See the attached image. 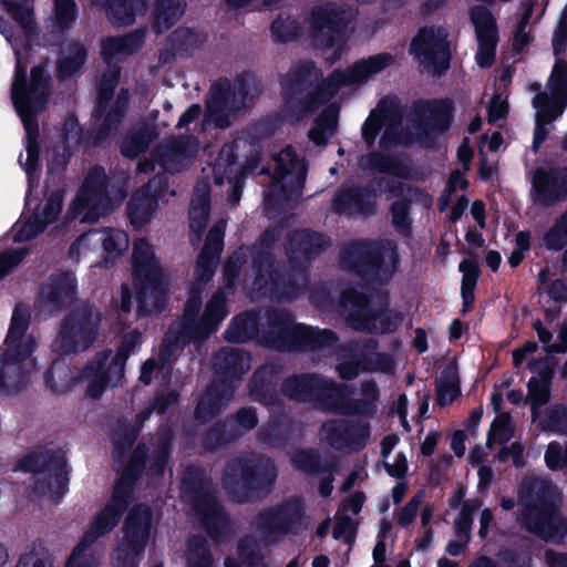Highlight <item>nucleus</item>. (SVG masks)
Listing matches in <instances>:
<instances>
[{"label":"nucleus","instance_id":"f704fd0d","mask_svg":"<svg viewBox=\"0 0 567 567\" xmlns=\"http://www.w3.org/2000/svg\"><path fill=\"white\" fill-rule=\"evenodd\" d=\"M337 388H339V390L334 398L330 400V405H328L326 412L365 417H373L377 414L378 405H372L370 402H367L361 398H348V395L352 392L350 386L337 383Z\"/></svg>","mask_w":567,"mask_h":567},{"label":"nucleus","instance_id":"5701e85b","mask_svg":"<svg viewBox=\"0 0 567 567\" xmlns=\"http://www.w3.org/2000/svg\"><path fill=\"white\" fill-rule=\"evenodd\" d=\"M297 331L295 317L285 309H270L266 312V322L260 334V343L270 350L291 352Z\"/></svg>","mask_w":567,"mask_h":567},{"label":"nucleus","instance_id":"338daca9","mask_svg":"<svg viewBox=\"0 0 567 567\" xmlns=\"http://www.w3.org/2000/svg\"><path fill=\"white\" fill-rule=\"evenodd\" d=\"M543 243L549 251H560L567 245V210L560 214L543 236Z\"/></svg>","mask_w":567,"mask_h":567},{"label":"nucleus","instance_id":"0eeeda50","mask_svg":"<svg viewBox=\"0 0 567 567\" xmlns=\"http://www.w3.org/2000/svg\"><path fill=\"white\" fill-rule=\"evenodd\" d=\"M13 471L42 474L34 477L32 489L38 495L49 496L54 503H59L69 491L66 454L60 447L38 445L17 461Z\"/></svg>","mask_w":567,"mask_h":567},{"label":"nucleus","instance_id":"9d476101","mask_svg":"<svg viewBox=\"0 0 567 567\" xmlns=\"http://www.w3.org/2000/svg\"><path fill=\"white\" fill-rule=\"evenodd\" d=\"M100 323V311L89 300L82 301L61 320L52 351L70 355L87 350L97 339Z\"/></svg>","mask_w":567,"mask_h":567},{"label":"nucleus","instance_id":"c9c22d12","mask_svg":"<svg viewBox=\"0 0 567 567\" xmlns=\"http://www.w3.org/2000/svg\"><path fill=\"white\" fill-rule=\"evenodd\" d=\"M228 312L226 296L221 291L214 292L200 316L196 341H205L210 338L219 329Z\"/></svg>","mask_w":567,"mask_h":567},{"label":"nucleus","instance_id":"774afa93","mask_svg":"<svg viewBox=\"0 0 567 567\" xmlns=\"http://www.w3.org/2000/svg\"><path fill=\"white\" fill-rule=\"evenodd\" d=\"M233 89L240 105H244L246 101L257 99L261 92L256 75L250 71H243L238 74Z\"/></svg>","mask_w":567,"mask_h":567},{"label":"nucleus","instance_id":"69168bd1","mask_svg":"<svg viewBox=\"0 0 567 567\" xmlns=\"http://www.w3.org/2000/svg\"><path fill=\"white\" fill-rule=\"evenodd\" d=\"M78 16L79 8L75 0L53 1V24L60 32L70 30Z\"/></svg>","mask_w":567,"mask_h":567},{"label":"nucleus","instance_id":"e2e57ef3","mask_svg":"<svg viewBox=\"0 0 567 567\" xmlns=\"http://www.w3.org/2000/svg\"><path fill=\"white\" fill-rule=\"evenodd\" d=\"M544 432L567 435V406L564 403H555L546 409L545 417L538 423Z\"/></svg>","mask_w":567,"mask_h":567},{"label":"nucleus","instance_id":"6e6d98bb","mask_svg":"<svg viewBox=\"0 0 567 567\" xmlns=\"http://www.w3.org/2000/svg\"><path fill=\"white\" fill-rule=\"evenodd\" d=\"M567 102L560 97H555L551 93L538 92L533 97V107L536 110L535 118L545 123H551L559 117Z\"/></svg>","mask_w":567,"mask_h":567},{"label":"nucleus","instance_id":"393cba45","mask_svg":"<svg viewBox=\"0 0 567 567\" xmlns=\"http://www.w3.org/2000/svg\"><path fill=\"white\" fill-rule=\"evenodd\" d=\"M284 365L279 361H270L258 367L248 383L250 398L265 405L275 406L279 403L278 386L281 385Z\"/></svg>","mask_w":567,"mask_h":567},{"label":"nucleus","instance_id":"79ce46f5","mask_svg":"<svg viewBox=\"0 0 567 567\" xmlns=\"http://www.w3.org/2000/svg\"><path fill=\"white\" fill-rule=\"evenodd\" d=\"M109 181L104 167L95 165L87 173L79 192V199L84 207L107 196Z\"/></svg>","mask_w":567,"mask_h":567},{"label":"nucleus","instance_id":"f257e3e1","mask_svg":"<svg viewBox=\"0 0 567 567\" xmlns=\"http://www.w3.org/2000/svg\"><path fill=\"white\" fill-rule=\"evenodd\" d=\"M132 274L138 317L163 313L168 306L171 276L146 239L133 247Z\"/></svg>","mask_w":567,"mask_h":567},{"label":"nucleus","instance_id":"f03ea898","mask_svg":"<svg viewBox=\"0 0 567 567\" xmlns=\"http://www.w3.org/2000/svg\"><path fill=\"white\" fill-rule=\"evenodd\" d=\"M274 461L264 454L237 456L226 462L221 486L229 499L244 504L267 496L277 480Z\"/></svg>","mask_w":567,"mask_h":567},{"label":"nucleus","instance_id":"a19ab883","mask_svg":"<svg viewBox=\"0 0 567 567\" xmlns=\"http://www.w3.org/2000/svg\"><path fill=\"white\" fill-rule=\"evenodd\" d=\"M258 332L259 316L256 311L247 310L230 320L223 337L230 343H244L251 340Z\"/></svg>","mask_w":567,"mask_h":567},{"label":"nucleus","instance_id":"aec40b11","mask_svg":"<svg viewBox=\"0 0 567 567\" xmlns=\"http://www.w3.org/2000/svg\"><path fill=\"white\" fill-rule=\"evenodd\" d=\"M468 14L477 40L476 63L482 69L491 68L495 62L499 41L496 19L492 11L483 4L473 6Z\"/></svg>","mask_w":567,"mask_h":567},{"label":"nucleus","instance_id":"37998d69","mask_svg":"<svg viewBox=\"0 0 567 567\" xmlns=\"http://www.w3.org/2000/svg\"><path fill=\"white\" fill-rule=\"evenodd\" d=\"M125 513L106 503L93 518L82 538L95 543L99 538L110 534L121 522Z\"/></svg>","mask_w":567,"mask_h":567},{"label":"nucleus","instance_id":"e433bc0d","mask_svg":"<svg viewBox=\"0 0 567 567\" xmlns=\"http://www.w3.org/2000/svg\"><path fill=\"white\" fill-rule=\"evenodd\" d=\"M93 3L105 8L113 24L123 27L134 23L137 14H144L148 0H92Z\"/></svg>","mask_w":567,"mask_h":567},{"label":"nucleus","instance_id":"cd10ccee","mask_svg":"<svg viewBox=\"0 0 567 567\" xmlns=\"http://www.w3.org/2000/svg\"><path fill=\"white\" fill-rule=\"evenodd\" d=\"M544 360H533L528 363L532 371L538 372V378L532 377L527 382V400L530 404L532 420L535 422L540 415V409L546 405L551 398L550 384L553 380V370L544 364Z\"/></svg>","mask_w":567,"mask_h":567},{"label":"nucleus","instance_id":"72a5a7b5","mask_svg":"<svg viewBox=\"0 0 567 567\" xmlns=\"http://www.w3.org/2000/svg\"><path fill=\"white\" fill-rule=\"evenodd\" d=\"M110 349L100 351L94 359L89 361L83 368V377H92L100 374L111 386H117L125 377L124 361L117 360V357L111 358Z\"/></svg>","mask_w":567,"mask_h":567},{"label":"nucleus","instance_id":"bf43d9fd","mask_svg":"<svg viewBox=\"0 0 567 567\" xmlns=\"http://www.w3.org/2000/svg\"><path fill=\"white\" fill-rule=\"evenodd\" d=\"M291 463L297 470L306 474L315 475L330 471V466L312 449L297 451L291 457Z\"/></svg>","mask_w":567,"mask_h":567},{"label":"nucleus","instance_id":"13d9d810","mask_svg":"<svg viewBox=\"0 0 567 567\" xmlns=\"http://www.w3.org/2000/svg\"><path fill=\"white\" fill-rule=\"evenodd\" d=\"M411 205L410 198H401L394 200L389 208L393 228L404 237L412 235Z\"/></svg>","mask_w":567,"mask_h":567},{"label":"nucleus","instance_id":"8fccbe9b","mask_svg":"<svg viewBox=\"0 0 567 567\" xmlns=\"http://www.w3.org/2000/svg\"><path fill=\"white\" fill-rule=\"evenodd\" d=\"M185 10L184 0H155L154 27L157 32H165L174 27Z\"/></svg>","mask_w":567,"mask_h":567},{"label":"nucleus","instance_id":"4be33fe9","mask_svg":"<svg viewBox=\"0 0 567 567\" xmlns=\"http://www.w3.org/2000/svg\"><path fill=\"white\" fill-rule=\"evenodd\" d=\"M78 291V280L72 271L51 274L40 286L38 300L51 315L60 313L72 303Z\"/></svg>","mask_w":567,"mask_h":567},{"label":"nucleus","instance_id":"f8f14e48","mask_svg":"<svg viewBox=\"0 0 567 567\" xmlns=\"http://www.w3.org/2000/svg\"><path fill=\"white\" fill-rule=\"evenodd\" d=\"M305 503L301 497H289L260 511L255 527L266 540L275 542L282 536L299 535L306 526Z\"/></svg>","mask_w":567,"mask_h":567},{"label":"nucleus","instance_id":"7c9ffc66","mask_svg":"<svg viewBox=\"0 0 567 567\" xmlns=\"http://www.w3.org/2000/svg\"><path fill=\"white\" fill-rule=\"evenodd\" d=\"M338 340V334L330 329H320L305 323H297L291 352L330 349L336 347Z\"/></svg>","mask_w":567,"mask_h":567},{"label":"nucleus","instance_id":"052dcab7","mask_svg":"<svg viewBox=\"0 0 567 567\" xmlns=\"http://www.w3.org/2000/svg\"><path fill=\"white\" fill-rule=\"evenodd\" d=\"M121 75V69L115 68L111 72H105L102 74L97 91V101L95 106L96 116H102L105 113L113 95L115 89L118 84Z\"/></svg>","mask_w":567,"mask_h":567},{"label":"nucleus","instance_id":"2f4dec72","mask_svg":"<svg viewBox=\"0 0 567 567\" xmlns=\"http://www.w3.org/2000/svg\"><path fill=\"white\" fill-rule=\"evenodd\" d=\"M145 34L144 28H137L123 35L107 37L101 42L102 59L111 64L117 55L130 56L136 53L145 42Z\"/></svg>","mask_w":567,"mask_h":567},{"label":"nucleus","instance_id":"f3484780","mask_svg":"<svg viewBox=\"0 0 567 567\" xmlns=\"http://www.w3.org/2000/svg\"><path fill=\"white\" fill-rule=\"evenodd\" d=\"M383 182V178H379L364 185L340 186L332 198V210L338 215L372 216L377 210V197Z\"/></svg>","mask_w":567,"mask_h":567},{"label":"nucleus","instance_id":"9b49d317","mask_svg":"<svg viewBox=\"0 0 567 567\" xmlns=\"http://www.w3.org/2000/svg\"><path fill=\"white\" fill-rule=\"evenodd\" d=\"M553 486L543 484L534 503L527 504L520 515V524L528 533L545 542L561 543L567 536V517L553 499Z\"/></svg>","mask_w":567,"mask_h":567},{"label":"nucleus","instance_id":"c03bdc74","mask_svg":"<svg viewBox=\"0 0 567 567\" xmlns=\"http://www.w3.org/2000/svg\"><path fill=\"white\" fill-rule=\"evenodd\" d=\"M174 437L169 427L161 429L156 433L155 449L148 465L151 475L156 477L164 475L172 456Z\"/></svg>","mask_w":567,"mask_h":567},{"label":"nucleus","instance_id":"49530a36","mask_svg":"<svg viewBox=\"0 0 567 567\" xmlns=\"http://www.w3.org/2000/svg\"><path fill=\"white\" fill-rule=\"evenodd\" d=\"M68 56L56 62V78L60 81L69 80L78 74L86 63L87 49L80 41H71L66 45Z\"/></svg>","mask_w":567,"mask_h":567},{"label":"nucleus","instance_id":"09e8293b","mask_svg":"<svg viewBox=\"0 0 567 567\" xmlns=\"http://www.w3.org/2000/svg\"><path fill=\"white\" fill-rule=\"evenodd\" d=\"M395 55L389 52H381L368 58L360 59L351 65V73L354 74L359 84L368 81L385 69L395 64Z\"/></svg>","mask_w":567,"mask_h":567},{"label":"nucleus","instance_id":"423d86ee","mask_svg":"<svg viewBox=\"0 0 567 567\" xmlns=\"http://www.w3.org/2000/svg\"><path fill=\"white\" fill-rule=\"evenodd\" d=\"M339 305L346 312V324L367 334H391L399 330L404 315L390 308L386 293L380 297L378 307H373L370 297L355 288L343 289Z\"/></svg>","mask_w":567,"mask_h":567},{"label":"nucleus","instance_id":"39448f33","mask_svg":"<svg viewBox=\"0 0 567 567\" xmlns=\"http://www.w3.org/2000/svg\"><path fill=\"white\" fill-rule=\"evenodd\" d=\"M181 488L187 498L200 527L215 544H223L233 536L230 515L217 496L207 488L203 467L189 465L185 468Z\"/></svg>","mask_w":567,"mask_h":567},{"label":"nucleus","instance_id":"680f3d73","mask_svg":"<svg viewBox=\"0 0 567 567\" xmlns=\"http://www.w3.org/2000/svg\"><path fill=\"white\" fill-rule=\"evenodd\" d=\"M198 34L190 28H177L168 37L171 49L176 55L189 56L198 47Z\"/></svg>","mask_w":567,"mask_h":567},{"label":"nucleus","instance_id":"bb28decb","mask_svg":"<svg viewBox=\"0 0 567 567\" xmlns=\"http://www.w3.org/2000/svg\"><path fill=\"white\" fill-rule=\"evenodd\" d=\"M250 354L241 349L221 348L214 355V379L235 385L249 370Z\"/></svg>","mask_w":567,"mask_h":567},{"label":"nucleus","instance_id":"4c0bfd02","mask_svg":"<svg viewBox=\"0 0 567 567\" xmlns=\"http://www.w3.org/2000/svg\"><path fill=\"white\" fill-rule=\"evenodd\" d=\"M243 433L228 417L216 421L200 436V446L205 452L213 453L238 441Z\"/></svg>","mask_w":567,"mask_h":567},{"label":"nucleus","instance_id":"3c124183","mask_svg":"<svg viewBox=\"0 0 567 567\" xmlns=\"http://www.w3.org/2000/svg\"><path fill=\"white\" fill-rule=\"evenodd\" d=\"M51 76L43 65H35L31 69L29 96L37 107V113L45 107L50 99Z\"/></svg>","mask_w":567,"mask_h":567},{"label":"nucleus","instance_id":"4468645a","mask_svg":"<svg viewBox=\"0 0 567 567\" xmlns=\"http://www.w3.org/2000/svg\"><path fill=\"white\" fill-rule=\"evenodd\" d=\"M152 509L144 504L134 505L123 524V540L117 550V559L123 567H136L135 559L145 551L152 530Z\"/></svg>","mask_w":567,"mask_h":567},{"label":"nucleus","instance_id":"a211bd4d","mask_svg":"<svg viewBox=\"0 0 567 567\" xmlns=\"http://www.w3.org/2000/svg\"><path fill=\"white\" fill-rule=\"evenodd\" d=\"M410 53L422 59L436 76L444 75L451 66V49L446 34L432 27L421 28L410 43Z\"/></svg>","mask_w":567,"mask_h":567},{"label":"nucleus","instance_id":"ea45409f","mask_svg":"<svg viewBox=\"0 0 567 567\" xmlns=\"http://www.w3.org/2000/svg\"><path fill=\"white\" fill-rule=\"evenodd\" d=\"M458 271L462 272L461 280V298H462V309L461 313L463 316L470 313L474 309L475 305V289L477 287V282L480 276L482 274L480 264L473 258H464L458 264Z\"/></svg>","mask_w":567,"mask_h":567},{"label":"nucleus","instance_id":"412c9836","mask_svg":"<svg viewBox=\"0 0 567 567\" xmlns=\"http://www.w3.org/2000/svg\"><path fill=\"white\" fill-rule=\"evenodd\" d=\"M326 440L337 451L360 452L369 443L371 429L369 422L354 419H339L322 425Z\"/></svg>","mask_w":567,"mask_h":567},{"label":"nucleus","instance_id":"1a4fd4ad","mask_svg":"<svg viewBox=\"0 0 567 567\" xmlns=\"http://www.w3.org/2000/svg\"><path fill=\"white\" fill-rule=\"evenodd\" d=\"M384 245L378 240L360 239L348 244L340 251L341 266L355 274L365 284L388 285L394 276L399 257L389 256Z\"/></svg>","mask_w":567,"mask_h":567},{"label":"nucleus","instance_id":"dca6fc26","mask_svg":"<svg viewBox=\"0 0 567 567\" xmlns=\"http://www.w3.org/2000/svg\"><path fill=\"white\" fill-rule=\"evenodd\" d=\"M339 388L337 382L315 373L292 374L281 382L280 392L295 402L310 403L327 411Z\"/></svg>","mask_w":567,"mask_h":567},{"label":"nucleus","instance_id":"4d7b16f0","mask_svg":"<svg viewBox=\"0 0 567 567\" xmlns=\"http://www.w3.org/2000/svg\"><path fill=\"white\" fill-rule=\"evenodd\" d=\"M93 544L81 537L71 550L64 567H100L101 556L94 550Z\"/></svg>","mask_w":567,"mask_h":567},{"label":"nucleus","instance_id":"c85d7f7f","mask_svg":"<svg viewBox=\"0 0 567 567\" xmlns=\"http://www.w3.org/2000/svg\"><path fill=\"white\" fill-rule=\"evenodd\" d=\"M198 152V142L195 137L181 135L165 145L161 156L163 168L172 174L187 169Z\"/></svg>","mask_w":567,"mask_h":567},{"label":"nucleus","instance_id":"6e6552de","mask_svg":"<svg viewBox=\"0 0 567 567\" xmlns=\"http://www.w3.org/2000/svg\"><path fill=\"white\" fill-rule=\"evenodd\" d=\"M317 65L312 60H301L279 78L282 113L290 122H301L320 107L319 90L313 85Z\"/></svg>","mask_w":567,"mask_h":567},{"label":"nucleus","instance_id":"5fc2aeb1","mask_svg":"<svg viewBox=\"0 0 567 567\" xmlns=\"http://www.w3.org/2000/svg\"><path fill=\"white\" fill-rule=\"evenodd\" d=\"M355 76L351 73V65L346 70H333L326 80L317 84L319 91L320 106L332 97L342 86L359 84Z\"/></svg>","mask_w":567,"mask_h":567},{"label":"nucleus","instance_id":"6ab92c4d","mask_svg":"<svg viewBox=\"0 0 567 567\" xmlns=\"http://www.w3.org/2000/svg\"><path fill=\"white\" fill-rule=\"evenodd\" d=\"M330 244V237L323 233L308 228L293 230L286 245L290 268L295 272H306L311 261L326 251Z\"/></svg>","mask_w":567,"mask_h":567},{"label":"nucleus","instance_id":"58836bf2","mask_svg":"<svg viewBox=\"0 0 567 567\" xmlns=\"http://www.w3.org/2000/svg\"><path fill=\"white\" fill-rule=\"evenodd\" d=\"M202 307V291L199 288L193 287L184 305L182 321L178 327V336L185 342L196 341L197 339Z\"/></svg>","mask_w":567,"mask_h":567},{"label":"nucleus","instance_id":"c756f323","mask_svg":"<svg viewBox=\"0 0 567 567\" xmlns=\"http://www.w3.org/2000/svg\"><path fill=\"white\" fill-rule=\"evenodd\" d=\"M14 53L17 56V64L14 70V80L11 85V99L25 131L30 133V122L33 121V117L37 115V107L31 102V96H29L28 92L27 65L21 62L19 51H14Z\"/></svg>","mask_w":567,"mask_h":567},{"label":"nucleus","instance_id":"a878e982","mask_svg":"<svg viewBox=\"0 0 567 567\" xmlns=\"http://www.w3.org/2000/svg\"><path fill=\"white\" fill-rule=\"evenodd\" d=\"M235 385H228L221 380H212L197 400L194 419L199 424H207L227 408L235 394Z\"/></svg>","mask_w":567,"mask_h":567},{"label":"nucleus","instance_id":"2eb2a0df","mask_svg":"<svg viewBox=\"0 0 567 567\" xmlns=\"http://www.w3.org/2000/svg\"><path fill=\"white\" fill-rule=\"evenodd\" d=\"M454 102L449 97L421 100L412 107L413 125L422 141L445 134L454 121Z\"/></svg>","mask_w":567,"mask_h":567},{"label":"nucleus","instance_id":"20e7f679","mask_svg":"<svg viewBox=\"0 0 567 567\" xmlns=\"http://www.w3.org/2000/svg\"><path fill=\"white\" fill-rule=\"evenodd\" d=\"M31 313L28 308L16 306L4 339L6 350L0 352V394H14L23 390L29 381V372L23 362L37 349L32 336L25 337Z\"/></svg>","mask_w":567,"mask_h":567},{"label":"nucleus","instance_id":"7ed1b4c3","mask_svg":"<svg viewBox=\"0 0 567 567\" xmlns=\"http://www.w3.org/2000/svg\"><path fill=\"white\" fill-rule=\"evenodd\" d=\"M281 236L277 227L266 228L250 248L251 267L258 290L277 300L291 301L302 291L298 276L278 262L274 249Z\"/></svg>","mask_w":567,"mask_h":567},{"label":"nucleus","instance_id":"473e14b6","mask_svg":"<svg viewBox=\"0 0 567 567\" xmlns=\"http://www.w3.org/2000/svg\"><path fill=\"white\" fill-rule=\"evenodd\" d=\"M359 166L364 172L388 174L401 179L410 177V166L398 155L371 152L360 157Z\"/></svg>","mask_w":567,"mask_h":567},{"label":"nucleus","instance_id":"b1692460","mask_svg":"<svg viewBox=\"0 0 567 567\" xmlns=\"http://www.w3.org/2000/svg\"><path fill=\"white\" fill-rule=\"evenodd\" d=\"M240 107L228 78H219L212 84L206 97V114L214 121L216 127L228 128L231 125L230 117Z\"/></svg>","mask_w":567,"mask_h":567},{"label":"nucleus","instance_id":"864d4df0","mask_svg":"<svg viewBox=\"0 0 567 567\" xmlns=\"http://www.w3.org/2000/svg\"><path fill=\"white\" fill-rule=\"evenodd\" d=\"M7 13L14 20L28 37L37 34L34 9L27 0H2Z\"/></svg>","mask_w":567,"mask_h":567},{"label":"nucleus","instance_id":"603ef678","mask_svg":"<svg viewBox=\"0 0 567 567\" xmlns=\"http://www.w3.org/2000/svg\"><path fill=\"white\" fill-rule=\"evenodd\" d=\"M44 383L53 393H64L72 389L76 378L64 360H54L43 374Z\"/></svg>","mask_w":567,"mask_h":567},{"label":"nucleus","instance_id":"a18cd8bd","mask_svg":"<svg viewBox=\"0 0 567 567\" xmlns=\"http://www.w3.org/2000/svg\"><path fill=\"white\" fill-rule=\"evenodd\" d=\"M158 204L155 197H148L142 190H136L127 203L126 210L131 225L135 229L151 223Z\"/></svg>","mask_w":567,"mask_h":567},{"label":"nucleus","instance_id":"ddd939ff","mask_svg":"<svg viewBox=\"0 0 567 567\" xmlns=\"http://www.w3.org/2000/svg\"><path fill=\"white\" fill-rule=\"evenodd\" d=\"M353 19V10L346 4L327 1L315 6L309 16L315 45L332 49L338 41L347 42L349 24Z\"/></svg>","mask_w":567,"mask_h":567},{"label":"nucleus","instance_id":"0e129e2a","mask_svg":"<svg viewBox=\"0 0 567 567\" xmlns=\"http://www.w3.org/2000/svg\"><path fill=\"white\" fill-rule=\"evenodd\" d=\"M270 32L276 43H288L299 37L300 25L297 19L280 13L271 22Z\"/></svg>","mask_w":567,"mask_h":567},{"label":"nucleus","instance_id":"de8ad7c7","mask_svg":"<svg viewBox=\"0 0 567 567\" xmlns=\"http://www.w3.org/2000/svg\"><path fill=\"white\" fill-rule=\"evenodd\" d=\"M290 172L285 165L279 164L277 175L274 177L269 193L265 197V209L277 210L288 203L291 196L297 193L292 185H288L287 178Z\"/></svg>","mask_w":567,"mask_h":567}]
</instances>
